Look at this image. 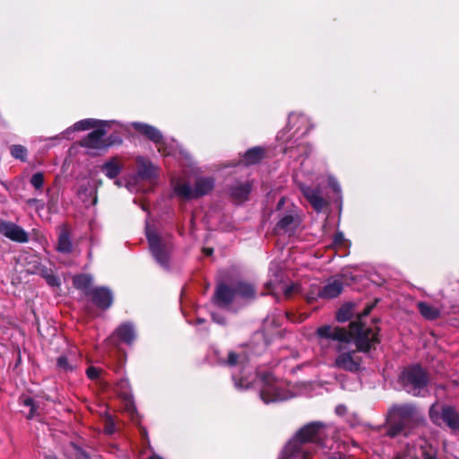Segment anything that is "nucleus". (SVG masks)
Wrapping results in <instances>:
<instances>
[{"label": "nucleus", "instance_id": "72a5a7b5", "mask_svg": "<svg viewBox=\"0 0 459 459\" xmlns=\"http://www.w3.org/2000/svg\"><path fill=\"white\" fill-rule=\"evenodd\" d=\"M116 431V426L111 417H108L105 421L104 432L111 435Z\"/></svg>", "mask_w": 459, "mask_h": 459}, {"label": "nucleus", "instance_id": "bb28decb", "mask_svg": "<svg viewBox=\"0 0 459 459\" xmlns=\"http://www.w3.org/2000/svg\"><path fill=\"white\" fill-rule=\"evenodd\" d=\"M299 223V221L297 217L288 214L278 222L277 228L290 234L298 227Z\"/></svg>", "mask_w": 459, "mask_h": 459}, {"label": "nucleus", "instance_id": "c756f323", "mask_svg": "<svg viewBox=\"0 0 459 459\" xmlns=\"http://www.w3.org/2000/svg\"><path fill=\"white\" fill-rule=\"evenodd\" d=\"M11 154L15 159L24 160L27 155V149L22 145H13L11 147Z\"/></svg>", "mask_w": 459, "mask_h": 459}, {"label": "nucleus", "instance_id": "09e8293b", "mask_svg": "<svg viewBox=\"0 0 459 459\" xmlns=\"http://www.w3.org/2000/svg\"><path fill=\"white\" fill-rule=\"evenodd\" d=\"M115 184H116L117 186H121V183H120V181H119V180H117V181L115 182Z\"/></svg>", "mask_w": 459, "mask_h": 459}, {"label": "nucleus", "instance_id": "ddd939ff", "mask_svg": "<svg viewBox=\"0 0 459 459\" xmlns=\"http://www.w3.org/2000/svg\"><path fill=\"white\" fill-rule=\"evenodd\" d=\"M88 295H91L93 303L102 309H107L112 305L113 295L108 288H94L88 292Z\"/></svg>", "mask_w": 459, "mask_h": 459}, {"label": "nucleus", "instance_id": "aec40b11", "mask_svg": "<svg viewBox=\"0 0 459 459\" xmlns=\"http://www.w3.org/2000/svg\"><path fill=\"white\" fill-rule=\"evenodd\" d=\"M138 177L143 179H151L156 175L155 167L143 157L136 160Z\"/></svg>", "mask_w": 459, "mask_h": 459}, {"label": "nucleus", "instance_id": "6ab92c4d", "mask_svg": "<svg viewBox=\"0 0 459 459\" xmlns=\"http://www.w3.org/2000/svg\"><path fill=\"white\" fill-rule=\"evenodd\" d=\"M251 191L249 182L236 183L230 188V195L236 203H243L248 197Z\"/></svg>", "mask_w": 459, "mask_h": 459}, {"label": "nucleus", "instance_id": "c85d7f7f", "mask_svg": "<svg viewBox=\"0 0 459 459\" xmlns=\"http://www.w3.org/2000/svg\"><path fill=\"white\" fill-rule=\"evenodd\" d=\"M56 366L59 370L65 372L73 371L76 368V366L73 365L65 355L57 358Z\"/></svg>", "mask_w": 459, "mask_h": 459}, {"label": "nucleus", "instance_id": "a211bd4d", "mask_svg": "<svg viewBox=\"0 0 459 459\" xmlns=\"http://www.w3.org/2000/svg\"><path fill=\"white\" fill-rule=\"evenodd\" d=\"M289 126L296 127L295 134H305L309 130L308 118L302 114L291 113L289 117Z\"/></svg>", "mask_w": 459, "mask_h": 459}, {"label": "nucleus", "instance_id": "412c9836", "mask_svg": "<svg viewBox=\"0 0 459 459\" xmlns=\"http://www.w3.org/2000/svg\"><path fill=\"white\" fill-rule=\"evenodd\" d=\"M122 164L117 157H114L101 166V171L108 178H117L122 170Z\"/></svg>", "mask_w": 459, "mask_h": 459}, {"label": "nucleus", "instance_id": "a19ab883", "mask_svg": "<svg viewBox=\"0 0 459 459\" xmlns=\"http://www.w3.org/2000/svg\"><path fill=\"white\" fill-rule=\"evenodd\" d=\"M335 411L338 415H344L347 411V408L345 405L340 404L335 408Z\"/></svg>", "mask_w": 459, "mask_h": 459}, {"label": "nucleus", "instance_id": "f03ea898", "mask_svg": "<svg viewBox=\"0 0 459 459\" xmlns=\"http://www.w3.org/2000/svg\"><path fill=\"white\" fill-rule=\"evenodd\" d=\"M322 424L311 422L301 428L285 446L280 459H309L316 453Z\"/></svg>", "mask_w": 459, "mask_h": 459}, {"label": "nucleus", "instance_id": "9d476101", "mask_svg": "<svg viewBox=\"0 0 459 459\" xmlns=\"http://www.w3.org/2000/svg\"><path fill=\"white\" fill-rule=\"evenodd\" d=\"M429 417L437 425H440L442 421L452 429H459V413L450 406L444 407L440 414L437 403L432 404L429 408Z\"/></svg>", "mask_w": 459, "mask_h": 459}, {"label": "nucleus", "instance_id": "cd10ccee", "mask_svg": "<svg viewBox=\"0 0 459 459\" xmlns=\"http://www.w3.org/2000/svg\"><path fill=\"white\" fill-rule=\"evenodd\" d=\"M92 283V277L87 274L77 275L74 278V285L76 289L82 290L86 294L90 292L89 288Z\"/></svg>", "mask_w": 459, "mask_h": 459}, {"label": "nucleus", "instance_id": "58836bf2", "mask_svg": "<svg viewBox=\"0 0 459 459\" xmlns=\"http://www.w3.org/2000/svg\"><path fill=\"white\" fill-rule=\"evenodd\" d=\"M329 186L333 189V191L335 192H340L341 190V187L338 184V182L336 181V179H334L333 178H329Z\"/></svg>", "mask_w": 459, "mask_h": 459}, {"label": "nucleus", "instance_id": "423d86ee", "mask_svg": "<svg viewBox=\"0 0 459 459\" xmlns=\"http://www.w3.org/2000/svg\"><path fill=\"white\" fill-rule=\"evenodd\" d=\"M214 187L212 178H200L192 187L187 182L178 180L173 182V191L176 195L186 200L196 199L208 195Z\"/></svg>", "mask_w": 459, "mask_h": 459}, {"label": "nucleus", "instance_id": "7ed1b4c3", "mask_svg": "<svg viewBox=\"0 0 459 459\" xmlns=\"http://www.w3.org/2000/svg\"><path fill=\"white\" fill-rule=\"evenodd\" d=\"M255 297V290L250 283L238 281L233 289L224 284L219 285L215 292L214 302L220 307H224L238 299L248 301L254 299Z\"/></svg>", "mask_w": 459, "mask_h": 459}, {"label": "nucleus", "instance_id": "393cba45", "mask_svg": "<svg viewBox=\"0 0 459 459\" xmlns=\"http://www.w3.org/2000/svg\"><path fill=\"white\" fill-rule=\"evenodd\" d=\"M417 307L421 316L427 320H434L440 316L441 311L438 307L427 302H419Z\"/></svg>", "mask_w": 459, "mask_h": 459}, {"label": "nucleus", "instance_id": "c9c22d12", "mask_svg": "<svg viewBox=\"0 0 459 459\" xmlns=\"http://www.w3.org/2000/svg\"><path fill=\"white\" fill-rule=\"evenodd\" d=\"M101 370L95 367H90L86 370L87 377L91 380H96L99 378Z\"/></svg>", "mask_w": 459, "mask_h": 459}, {"label": "nucleus", "instance_id": "79ce46f5", "mask_svg": "<svg viewBox=\"0 0 459 459\" xmlns=\"http://www.w3.org/2000/svg\"><path fill=\"white\" fill-rule=\"evenodd\" d=\"M344 239V236L342 232L336 233L334 235L333 242L337 245L342 244Z\"/></svg>", "mask_w": 459, "mask_h": 459}, {"label": "nucleus", "instance_id": "a878e982", "mask_svg": "<svg viewBox=\"0 0 459 459\" xmlns=\"http://www.w3.org/2000/svg\"><path fill=\"white\" fill-rule=\"evenodd\" d=\"M264 156V150L261 147H255L246 152L242 162L245 165H254L259 162Z\"/></svg>", "mask_w": 459, "mask_h": 459}, {"label": "nucleus", "instance_id": "2eb2a0df", "mask_svg": "<svg viewBox=\"0 0 459 459\" xmlns=\"http://www.w3.org/2000/svg\"><path fill=\"white\" fill-rule=\"evenodd\" d=\"M105 134L106 131L104 129H95L81 141V145L91 149L105 148L107 146L104 140Z\"/></svg>", "mask_w": 459, "mask_h": 459}, {"label": "nucleus", "instance_id": "3c124183", "mask_svg": "<svg viewBox=\"0 0 459 459\" xmlns=\"http://www.w3.org/2000/svg\"><path fill=\"white\" fill-rule=\"evenodd\" d=\"M332 459H344V458H342V457H341V456H340L339 458L333 457Z\"/></svg>", "mask_w": 459, "mask_h": 459}, {"label": "nucleus", "instance_id": "4468645a", "mask_svg": "<svg viewBox=\"0 0 459 459\" xmlns=\"http://www.w3.org/2000/svg\"><path fill=\"white\" fill-rule=\"evenodd\" d=\"M133 127L139 133L144 134L148 139L154 143L159 144V151L161 152V145L163 144V135L159 129L150 125L134 122L132 124Z\"/></svg>", "mask_w": 459, "mask_h": 459}, {"label": "nucleus", "instance_id": "f257e3e1", "mask_svg": "<svg viewBox=\"0 0 459 459\" xmlns=\"http://www.w3.org/2000/svg\"><path fill=\"white\" fill-rule=\"evenodd\" d=\"M373 306H368L363 314L350 324V330L337 325H325L318 327L316 334L320 347L327 351L333 349L338 354L333 366L349 372H358L361 368V357L359 351L367 352L378 342V329L376 325H366V317Z\"/></svg>", "mask_w": 459, "mask_h": 459}, {"label": "nucleus", "instance_id": "f704fd0d", "mask_svg": "<svg viewBox=\"0 0 459 459\" xmlns=\"http://www.w3.org/2000/svg\"><path fill=\"white\" fill-rule=\"evenodd\" d=\"M233 380L235 382V385L238 389L248 388L250 385V381H247L243 378H238L237 375L233 374Z\"/></svg>", "mask_w": 459, "mask_h": 459}, {"label": "nucleus", "instance_id": "6e6552de", "mask_svg": "<svg viewBox=\"0 0 459 459\" xmlns=\"http://www.w3.org/2000/svg\"><path fill=\"white\" fill-rule=\"evenodd\" d=\"M415 412V407L411 404L394 405L388 412L389 428L386 434L390 437L399 435L403 429L404 423L411 420Z\"/></svg>", "mask_w": 459, "mask_h": 459}, {"label": "nucleus", "instance_id": "4c0bfd02", "mask_svg": "<svg viewBox=\"0 0 459 459\" xmlns=\"http://www.w3.org/2000/svg\"><path fill=\"white\" fill-rule=\"evenodd\" d=\"M126 410L131 415L132 420H134V414H136V409L132 401L128 400V402L126 405Z\"/></svg>", "mask_w": 459, "mask_h": 459}, {"label": "nucleus", "instance_id": "dca6fc26", "mask_svg": "<svg viewBox=\"0 0 459 459\" xmlns=\"http://www.w3.org/2000/svg\"><path fill=\"white\" fill-rule=\"evenodd\" d=\"M304 196L316 212H320L326 204V201L321 196L320 190L309 186H302Z\"/></svg>", "mask_w": 459, "mask_h": 459}, {"label": "nucleus", "instance_id": "f8f14e48", "mask_svg": "<svg viewBox=\"0 0 459 459\" xmlns=\"http://www.w3.org/2000/svg\"><path fill=\"white\" fill-rule=\"evenodd\" d=\"M0 233L13 241L26 243L29 240L27 232L20 226L3 220H0Z\"/></svg>", "mask_w": 459, "mask_h": 459}, {"label": "nucleus", "instance_id": "8fccbe9b", "mask_svg": "<svg viewBox=\"0 0 459 459\" xmlns=\"http://www.w3.org/2000/svg\"><path fill=\"white\" fill-rule=\"evenodd\" d=\"M69 133H70V132H68V134H69ZM67 134V132H66V131L63 133V134ZM63 138H65V135H63Z\"/></svg>", "mask_w": 459, "mask_h": 459}, {"label": "nucleus", "instance_id": "9b49d317", "mask_svg": "<svg viewBox=\"0 0 459 459\" xmlns=\"http://www.w3.org/2000/svg\"><path fill=\"white\" fill-rule=\"evenodd\" d=\"M343 290V283L341 278H333L323 287H316V290L307 296L308 302L314 300L316 297L323 299H333L341 294Z\"/></svg>", "mask_w": 459, "mask_h": 459}, {"label": "nucleus", "instance_id": "49530a36", "mask_svg": "<svg viewBox=\"0 0 459 459\" xmlns=\"http://www.w3.org/2000/svg\"><path fill=\"white\" fill-rule=\"evenodd\" d=\"M148 459H163V458L159 455H153L150 456Z\"/></svg>", "mask_w": 459, "mask_h": 459}, {"label": "nucleus", "instance_id": "a18cd8bd", "mask_svg": "<svg viewBox=\"0 0 459 459\" xmlns=\"http://www.w3.org/2000/svg\"><path fill=\"white\" fill-rule=\"evenodd\" d=\"M284 202H285V199L284 198H281V200L278 203V207H281V205H283Z\"/></svg>", "mask_w": 459, "mask_h": 459}, {"label": "nucleus", "instance_id": "e433bc0d", "mask_svg": "<svg viewBox=\"0 0 459 459\" xmlns=\"http://www.w3.org/2000/svg\"><path fill=\"white\" fill-rule=\"evenodd\" d=\"M22 403L25 406L30 407V411L28 415V418H32L35 414V405H34L33 400L31 398H25V399H23Z\"/></svg>", "mask_w": 459, "mask_h": 459}, {"label": "nucleus", "instance_id": "473e14b6", "mask_svg": "<svg viewBox=\"0 0 459 459\" xmlns=\"http://www.w3.org/2000/svg\"><path fill=\"white\" fill-rule=\"evenodd\" d=\"M227 365L229 366H236L238 364H243L244 360L240 359L238 355H237L235 352H230L228 356Z\"/></svg>", "mask_w": 459, "mask_h": 459}, {"label": "nucleus", "instance_id": "2f4dec72", "mask_svg": "<svg viewBox=\"0 0 459 459\" xmlns=\"http://www.w3.org/2000/svg\"><path fill=\"white\" fill-rule=\"evenodd\" d=\"M30 183L36 189L41 188L44 184L43 174L40 172H38V173H35L34 175H32V177L30 178Z\"/></svg>", "mask_w": 459, "mask_h": 459}, {"label": "nucleus", "instance_id": "de8ad7c7", "mask_svg": "<svg viewBox=\"0 0 459 459\" xmlns=\"http://www.w3.org/2000/svg\"><path fill=\"white\" fill-rule=\"evenodd\" d=\"M84 191H85V190H82V188H80V189L78 190V195H79L80 196H82V193H83Z\"/></svg>", "mask_w": 459, "mask_h": 459}, {"label": "nucleus", "instance_id": "5701e85b", "mask_svg": "<svg viewBox=\"0 0 459 459\" xmlns=\"http://www.w3.org/2000/svg\"><path fill=\"white\" fill-rule=\"evenodd\" d=\"M31 273L40 274L46 280L48 284L52 287L58 286L60 284L59 279L55 275L53 270L40 264L35 266V269Z\"/></svg>", "mask_w": 459, "mask_h": 459}, {"label": "nucleus", "instance_id": "f3484780", "mask_svg": "<svg viewBox=\"0 0 459 459\" xmlns=\"http://www.w3.org/2000/svg\"><path fill=\"white\" fill-rule=\"evenodd\" d=\"M74 246L71 240L70 233L66 227H62L57 238V244L56 250L62 254H71L73 252Z\"/></svg>", "mask_w": 459, "mask_h": 459}, {"label": "nucleus", "instance_id": "1a4fd4ad", "mask_svg": "<svg viewBox=\"0 0 459 459\" xmlns=\"http://www.w3.org/2000/svg\"><path fill=\"white\" fill-rule=\"evenodd\" d=\"M270 273L274 276V279H270L266 283L274 293L282 291L286 298L291 297L295 293L301 292V288L298 283L284 284L281 277V271L276 264H272Z\"/></svg>", "mask_w": 459, "mask_h": 459}, {"label": "nucleus", "instance_id": "20e7f679", "mask_svg": "<svg viewBox=\"0 0 459 459\" xmlns=\"http://www.w3.org/2000/svg\"><path fill=\"white\" fill-rule=\"evenodd\" d=\"M260 397L264 403L287 400L292 396L282 380L266 373L259 377Z\"/></svg>", "mask_w": 459, "mask_h": 459}, {"label": "nucleus", "instance_id": "4be33fe9", "mask_svg": "<svg viewBox=\"0 0 459 459\" xmlns=\"http://www.w3.org/2000/svg\"><path fill=\"white\" fill-rule=\"evenodd\" d=\"M110 123H113V121H101V120H96L92 118L83 119L81 121L76 122L72 128H68L66 132H73V131H84L90 128H94L98 126L99 125L106 126Z\"/></svg>", "mask_w": 459, "mask_h": 459}, {"label": "nucleus", "instance_id": "39448f33", "mask_svg": "<svg viewBox=\"0 0 459 459\" xmlns=\"http://www.w3.org/2000/svg\"><path fill=\"white\" fill-rule=\"evenodd\" d=\"M399 380L407 393L417 396L424 395L429 377L427 373L420 366H413L405 368L401 373Z\"/></svg>", "mask_w": 459, "mask_h": 459}, {"label": "nucleus", "instance_id": "ea45409f", "mask_svg": "<svg viewBox=\"0 0 459 459\" xmlns=\"http://www.w3.org/2000/svg\"><path fill=\"white\" fill-rule=\"evenodd\" d=\"M415 455L409 450L404 455H397L395 459H414Z\"/></svg>", "mask_w": 459, "mask_h": 459}, {"label": "nucleus", "instance_id": "c03bdc74", "mask_svg": "<svg viewBox=\"0 0 459 459\" xmlns=\"http://www.w3.org/2000/svg\"><path fill=\"white\" fill-rule=\"evenodd\" d=\"M204 251L207 255H211L212 254V248H204Z\"/></svg>", "mask_w": 459, "mask_h": 459}, {"label": "nucleus", "instance_id": "b1692460", "mask_svg": "<svg viewBox=\"0 0 459 459\" xmlns=\"http://www.w3.org/2000/svg\"><path fill=\"white\" fill-rule=\"evenodd\" d=\"M117 334L123 342L130 344L135 339V331L130 323H124L116 330Z\"/></svg>", "mask_w": 459, "mask_h": 459}, {"label": "nucleus", "instance_id": "37998d69", "mask_svg": "<svg viewBox=\"0 0 459 459\" xmlns=\"http://www.w3.org/2000/svg\"><path fill=\"white\" fill-rule=\"evenodd\" d=\"M212 319L214 322L218 323V324H221V325H223L225 323V320L222 316H218L216 314H212Z\"/></svg>", "mask_w": 459, "mask_h": 459}, {"label": "nucleus", "instance_id": "0eeeda50", "mask_svg": "<svg viewBox=\"0 0 459 459\" xmlns=\"http://www.w3.org/2000/svg\"><path fill=\"white\" fill-rule=\"evenodd\" d=\"M146 237L149 242L150 250L157 261L162 267L168 268L169 257L171 250V244L167 237H163L152 230L150 226H146Z\"/></svg>", "mask_w": 459, "mask_h": 459}, {"label": "nucleus", "instance_id": "7c9ffc66", "mask_svg": "<svg viewBox=\"0 0 459 459\" xmlns=\"http://www.w3.org/2000/svg\"><path fill=\"white\" fill-rule=\"evenodd\" d=\"M352 315L351 307H342L336 316V318L339 322H346L348 321Z\"/></svg>", "mask_w": 459, "mask_h": 459}]
</instances>
